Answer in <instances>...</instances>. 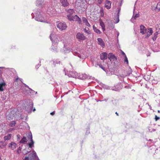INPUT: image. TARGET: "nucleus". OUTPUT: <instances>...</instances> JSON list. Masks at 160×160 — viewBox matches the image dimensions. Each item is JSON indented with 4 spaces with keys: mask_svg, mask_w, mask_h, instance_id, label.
<instances>
[{
    "mask_svg": "<svg viewBox=\"0 0 160 160\" xmlns=\"http://www.w3.org/2000/svg\"><path fill=\"white\" fill-rule=\"evenodd\" d=\"M28 138V139H30L31 142H28V144L29 146V148H32L34 147V142L32 139V133L31 132L28 133L27 134Z\"/></svg>",
    "mask_w": 160,
    "mask_h": 160,
    "instance_id": "obj_7",
    "label": "nucleus"
},
{
    "mask_svg": "<svg viewBox=\"0 0 160 160\" xmlns=\"http://www.w3.org/2000/svg\"><path fill=\"white\" fill-rule=\"evenodd\" d=\"M153 32L152 29L151 28H148V32H146L147 34L146 37L148 38L152 34Z\"/></svg>",
    "mask_w": 160,
    "mask_h": 160,
    "instance_id": "obj_14",
    "label": "nucleus"
},
{
    "mask_svg": "<svg viewBox=\"0 0 160 160\" xmlns=\"http://www.w3.org/2000/svg\"><path fill=\"white\" fill-rule=\"evenodd\" d=\"M61 2L62 5L64 7H67L69 5V3L67 0H61Z\"/></svg>",
    "mask_w": 160,
    "mask_h": 160,
    "instance_id": "obj_18",
    "label": "nucleus"
},
{
    "mask_svg": "<svg viewBox=\"0 0 160 160\" xmlns=\"http://www.w3.org/2000/svg\"><path fill=\"white\" fill-rule=\"evenodd\" d=\"M25 85V86L28 88L29 89V91H28L27 90V92H28L27 93H28L29 92L30 93H34L35 92L34 91H33V90H32V89H31V88H29L28 86L26 85V84H24Z\"/></svg>",
    "mask_w": 160,
    "mask_h": 160,
    "instance_id": "obj_32",
    "label": "nucleus"
},
{
    "mask_svg": "<svg viewBox=\"0 0 160 160\" xmlns=\"http://www.w3.org/2000/svg\"><path fill=\"white\" fill-rule=\"evenodd\" d=\"M86 2H87V3L89 4H91L92 3L91 2V1L92 0H85Z\"/></svg>",
    "mask_w": 160,
    "mask_h": 160,
    "instance_id": "obj_40",
    "label": "nucleus"
},
{
    "mask_svg": "<svg viewBox=\"0 0 160 160\" xmlns=\"http://www.w3.org/2000/svg\"><path fill=\"white\" fill-rule=\"evenodd\" d=\"M33 153H30L29 155V157H26L23 160H35L37 159V160H39L38 157L37 156L36 152L33 150Z\"/></svg>",
    "mask_w": 160,
    "mask_h": 160,
    "instance_id": "obj_4",
    "label": "nucleus"
},
{
    "mask_svg": "<svg viewBox=\"0 0 160 160\" xmlns=\"http://www.w3.org/2000/svg\"><path fill=\"white\" fill-rule=\"evenodd\" d=\"M67 12L68 13V14L72 15L74 12L75 11L73 9H69L66 10Z\"/></svg>",
    "mask_w": 160,
    "mask_h": 160,
    "instance_id": "obj_21",
    "label": "nucleus"
},
{
    "mask_svg": "<svg viewBox=\"0 0 160 160\" xmlns=\"http://www.w3.org/2000/svg\"><path fill=\"white\" fill-rule=\"evenodd\" d=\"M84 32L88 34H91V32L90 31L88 30H87L86 28H84Z\"/></svg>",
    "mask_w": 160,
    "mask_h": 160,
    "instance_id": "obj_35",
    "label": "nucleus"
},
{
    "mask_svg": "<svg viewBox=\"0 0 160 160\" xmlns=\"http://www.w3.org/2000/svg\"><path fill=\"white\" fill-rule=\"evenodd\" d=\"M151 139H150L149 140V141H151Z\"/></svg>",
    "mask_w": 160,
    "mask_h": 160,
    "instance_id": "obj_62",
    "label": "nucleus"
},
{
    "mask_svg": "<svg viewBox=\"0 0 160 160\" xmlns=\"http://www.w3.org/2000/svg\"><path fill=\"white\" fill-rule=\"evenodd\" d=\"M82 20L83 22L85 24V25L89 27H90L91 26L89 23L88 22V20L86 18L83 17L82 18Z\"/></svg>",
    "mask_w": 160,
    "mask_h": 160,
    "instance_id": "obj_19",
    "label": "nucleus"
},
{
    "mask_svg": "<svg viewBox=\"0 0 160 160\" xmlns=\"http://www.w3.org/2000/svg\"><path fill=\"white\" fill-rule=\"evenodd\" d=\"M100 57L101 60H105L107 58V53L106 52L102 53L100 54Z\"/></svg>",
    "mask_w": 160,
    "mask_h": 160,
    "instance_id": "obj_17",
    "label": "nucleus"
},
{
    "mask_svg": "<svg viewBox=\"0 0 160 160\" xmlns=\"http://www.w3.org/2000/svg\"><path fill=\"white\" fill-rule=\"evenodd\" d=\"M119 19H118V21L117 22H116V23H117L118 22H119Z\"/></svg>",
    "mask_w": 160,
    "mask_h": 160,
    "instance_id": "obj_58",
    "label": "nucleus"
},
{
    "mask_svg": "<svg viewBox=\"0 0 160 160\" xmlns=\"http://www.w3.org/2000/svg\"><path fill=\"white\" fill-rule=\"evenodd\" d=\"M69 77H73L74 78H78L79 74L76 72L70 71L68 74Z\"/></svg>",
    "mask_w": 160,
    "mask_h": 160,
    "instance_id": "obj_9",
    "label": "nucleus"
},
{
    "mask_svg": "<svg viewBox=\"0 0 160 160\" xmlns=\"http://www.w3.org/2000/svg\"><path fill=\"white\" fill-rule=\"evenodd\" d=\"M126 76V75L122 74L118 75V77L120 80L121 81H122L123 80L124 78Z\"/></svg>",
    "mask_w": 160,
    "mask_h": 160,
    "instance_id": "obj_22",
    "label": "nucleus"
},
{
    "mask_svg": "<svg viewBox=\"0 0 160 160\" xmlns=\"http://www.w3.org/2000/svg\"><path fill=\"white\" fill-rule=\"evenodd\" d=\"M121 53L124 56V57H125V56H126L125 53L122 51Z\"/></svg>",
    "mask_w": 160,
    "mask_h": 160,
    "instance_id": "obj_46",
    "label": "nucleus"
},
{
    "mask_svg": "<svg viewBox=\"0 0 160 160\" xmlns=\"http://www.w3.org/2000/svg\"><path fill=\"white\" fill-rule=\"evenodd\" d=\"M11 136L12 134H9L7 136H5L3 138L4 140L5 141L7 140H10L11 138Z\"/></svg>",
    "mask_w": 160,
    "mask_h": 160,
    "instance_id": "obj_25",
    "label": "nucleus"
},
{
    "mask_svg": "<svg viewBox=\"0 0 160 160\" xmlns=\"http://www.w3.org/2000/svg\"><path fill=\"white\" fill-rule=\"evenodd\" d=\"M43 1L42 0H37L36 1V5L37 6H40L42 5L43 3Z\"/></svg>",
    "mask_w": 160,
    "mask_h": 160,
    "instance_id": "obj_29",
    "label": "nucleus"
},
{
    "mask_svg": "<svg viewBox=\"0 0 160 160\" xmlns=\"http://www.w3.org/2000/svg\"><path fill=\"white\" fill-rule=\"evenodd\" d=\"M76 38L79 42H82L87 39V37L84 35V34L79 32L77 33L76 35Z\"/></svg>",
    "mask_w": 160,
    "mask_h": 160,
    "instance_id": "obj_5",
    "label": "nucleus"
},
{
    "mask_svg": "<svg viewBox=\"0 0 160 160\" xmlns=\"http://www.w3.org/2000/svg\"><path fill=\"white\" fill-rule=\"evenodd\" d=\"M33 111H35V108L33 110Z\"/></svg>",
    "mask_w": 160,
    "mask_h": 160,
    "instance_id": "obj_56",
    "label": "nucleus"
},
{
    "mask_svg": "<svg viewBox=\"0 0 160 160\" xmlns=\"http://www.w3.org/2000/svg\"><path fill=\"white\" fill-rule=\"evenodd\" d=\"M67 17L68 19L70 21H75L78 22L79 24H82L81 19L77 15L73 16L72 15L68 14Z\"/></svg>",
    "mask_w": 160,
    "mask_h": 160,
    "instance_id": "obj_3",
    "label": "nucleus"
},
{
    "mask_svg": "<svg viewBox=\"0 0 160 160\" xmlns=\"http://www.w3.org/2000/svg\"><path fill=\"white\" fill-rule=\"evenodd\" d=\"M27 142V139L25 137H23V138L21 139V140L20 141V142L21 143H23Z\"/></svg>",
    "mask_w": 160,
    "mask_h": 160,
    "instance_id": "obj_30",
    "label": "nucleus"
},
{
    "mask_svg": "<svg viewBox=\"0 0 160 160\" xmlns=\"http://www.w3.org/2000/svg\"><path fill=\"white\" fill-rule=\"evenodd\" d=\"M102 29L103 31L105 30V26L102 28Z\"/></svg>",
    "mask_w": 160,
    "mask_h": 160,
    "instance_id": "obj_48",
    "label": "nucleus"
},
{
    "mask_svg": "<svg viewBox=\"0 0 160 160\" xmlns=\"http://www.w3.org/2000/svg\"><path fill=\"white\" fill-rule=\"evenodd\" d=\"M93 28L94 31L98 34H101V32L100 30L96 28L94 25L93 26Z\"/></svg>",
    "mask_w": 160,
    "mask_h": 160,
    "instance_id": "obj_26",
    "label": "nucleus"
},
{
    "mask_svg": "<svg viewBox=\"0 0 160 160\" xmlns=\"http://www.w3.org/2000/svg\"><path fill=\"white\" fill-rule=\"evenodd\" d=\"M78 78L81 79H85L88 78V76L86 74H82L81 75L79 76Z\"/></svg>",
    "mask_w": 160,
    "mask_h": 160,
    "instance_id": "obj_20",
    "label": "nucleus"
},
{
    "mask_svg": "<svg viewBox=\"0 0 160 160\" xmlns=\"http://www.w3.org/2000/svg\"><path fill=\"white\" fill-rule=\"evenodd\" d=\"M134 10H133V13H134Z\"/></svg>",
    "mask_w": 160,
    "mask_h": 160,
    "instance_id": "obj_64",
    "label": "nucleus"
},
{
    "mask_svg": "<svg viewBox=\"0 0 160 160\" xmlns=\"http://www.w3.org/2000/svg\"><path fill=\"white\" fill-rule=\"evenodd\" d=\"M97 65L99 66V67L101 68L102 70L104 71H105V68L104 67L102 66L101 64H98Z\"/></svg>",
    "mask_w": 160,
    "mask_h": 160,
    "instance_id": "obj_38",
    "label": "nucleus"
},
{
    "mask_svg": "<svg viewBox=\"0 0 160 160\" xmlns=\"http://www.w3.org/2000/svg\"><path fill=\"white\" fill-rule=\"evenodd\" d=\"M139 15L138 14H136L135 15H133L132 18L131 19V21H132L133 19H136L137 18L139 17Z\"/></svg>",
    "mask_w": 160,
    "mask_h": 160,
    "instance_id": "obj_34",
    "label": "nucleus"
},
{
    "mask_svg": "<svg viewBox=\"0 0 160 160\" xmlns=\"http://www.w3.org/2000/svg\"><path fill=\"white\" fill-rule=\"evenodd\" d=\"M52 49H53V51L57 52V48H56L55 47V48L52 47Z\"/></svg>",
    "mask_w": 160,
    "mask_h": 160,
    "instance_id": "obj_45",
    "label": "nucleus"
},
{
    "mask_svg": "<svg viewBox=\"0 0 160 160\" xmlns=\"http://www.w3.org/2000/svg\"><path fill=\"white\" fill-rule=\"evenodd\" d=\"M29 152V151H27L26 149H24L22 151V153L24 154H26Z\"/></svg>",
    "mask_w": 160,
    "mask_h": 160,
    "instance_id": "obj_36",
    "label": "nucleus"
},
{
    "mask_svg": "<svg viewBox=\"0 0 160 160\" xmlns=\"http://www.w3.org/2000/svg\"><path fill=\"white\" fill-rule=\"evenodd\" d=\"M4 68V67H0V68ZM1 71L0 70V74L1 73Z\"/></svg>",
    "mask_w": 160,
    "mask_h": 160,
    "instance_id": "obj_50",
    "label": "nucleus"
},
{
    "mask_svg": "<svg viewBox=\"0 0 160 160\" xmlns=\"http://www.w3.org/2000/svg\"><path fill=\"white\" fill-rule=\"evenodd\" d=\"M41 66V64H38V65H37L36 66V68L37 69H38L39 67H40V66Z\"/></svg>",
    "mask_w": 160,
    "mask_h": 160,
    "instance_id": "obj_43",
    "label": "nucleus"
},
{
    "mask_svg": "<svg viewBox=\"0 0 160 160\" xmlns=\"http://www.w3.org/2000/svg\"><path fill=\"white\" fill-rule=\"evenodd\" d=\"M17 137H18V138H20V135H17Z\"/></svg>",
    "mask_w": 160,
    "mask_h": 160,
    "instance_id": "obj_51",
    "label": "nucleus"
},
{
    "mask_svg": "<svg viewBox=\"0 0 160 160\" xmlns=\"http://www.w3.org/2000/svg\"><path fill=\"white\" fill-rule=\"evenodd\" d=\"M19 79V78H17L15 80V81H17Z\"/></svg>",
    "mask_w": 160,
    "mask_h": 160,
    "instance_id": "obj_54",
    "label": "nucleus"
},
{
    "mask_svg": "<svg viewBox=\"0 0 160 160\" xmlns=\"http://www.w3.org/2000/svg\"><path fill=\"white\" fill-rule=\"evenodd\" d=\"M6 84L4 82L0 83V91H2L4 90L3 87L5 86Z\"/></svg>",
    "mask_w": 160,
    "mask_h": 160,
    "instance_id": "obj_24",
    "label": "nucleus"
},
{
    "mask_svg": "<svg viewBox=\"0 0 160 160\" xmlns=\"http://www.w3.org/2000/svg\"><path fill=\"white\" fill-rule=\"evenodd\" d=\"M154 10L156 12H158L160 10V2L157 4Z\"/></svg>",
    "mask_w": 160,
    "mask_h": 160,
    "instance_id": "obj_28",
    "label": "nucleus"
},
{
    "mask_svg": "<svg viewBox=\"0 0 160 160\" xmlns=\"http://www.w3.org/2000/svg\"><path fill=\"white\" fill-rule=\"evenodd\" d=\"M55 111H53V112H51V113H50V114H51V115H54L55 114Z\"/></svg>",
    "mask_w": 160,
    "mask_h": 160,
    "instance_id": "obj_47",
    "label": "nucleus"
},
{
    "mask_svg": "<svg viewBox=\"0 0 160 160\" xmlns=\"http://www.w3.org/2000/svg\"><path fill=\"white\" fill-rule=\"evenodd\" d=\"M108 58L110 60H111V59H114V58H116L114 55L111 53H109L108 54Z\"/></svg>",
    "mask_w": 160,
    "mask_h": 160,
    "instance_id": "obj_27",
    "label": "nucleus"
},
{
    "mask_svg": "<svg viewBox=\"0 0 160 160\" xmlns=\"http://www.w3.org/2000/svg\"><path fill=\"white\" fill-rule=\"evenodd\" d=\"M14 128H11L9 129L8 130V131L9 132H11L12 131V130H14Z\"/></svg>",
    "mask_w": 160,
    "mask_h": 160,
    "instance_id": "obj_42",
    "label": "nucleus"
},
{
    "mask_svg": "<svg viewBox=\"0 0 160 160\" xmlns=\"http://www.w3.org/2000/svg\"><path fill=\"white\" fill-rule=\"evenodd\" d=\"M78 57H79L80 58H82V59H83V58H82V57H81V55H78Z\"/></svg>",
    "mask_w": 160,
    "mask_h": 160,
    "instance_id": "obj_49",
    "label": "nucleus"
},
{
    "mask_svg": "<svg viewBox=\"0 0 160 160\" xmlns=\"http://www.w3.org/2000/svg\"><path fill=\"white\" fill-rule=\"evenodd\" d=\"M104 0H97V2L98 4H101L103 2Z\"/></svg>",
    "mask_w": 160,
    "mask_h": 160,
    "instance_id": "obj_39",
    "label": "nucleus"
},
{
    "mask_svg": "<svg viewBox=\"0 0 160 160\" xmlns=\"http://www.w3.org/2000/svg\"><path fill=\"white\" fill-rule=\"evenodd\" d=\"M140 32L143 34H144L146 32V28L143 25H141L140 26Z\"/></svg>",
    "mask_w": 160,
    "mask_h": 160,
    "instance_id": "obj_13",
    "label": "nucleus"
},
{
    "mask_svg": "<svg viewBox=\"0 0 160 160\" xmlns=\"http://www.w3.org/2000/svg\"><path fill=\"white\" fill-rule=\"evenodd\" d=\"M16 123L15 121H12L11 122L9 123V126L12 127H13L15 126Z\"/></svg>",
    "mask_w": 160,
    "mask_h": 160,
    "instance_id": "obj_31",
    "label": "nucleus"
},
{
    "mask_svg": "<svg viewBox=\"0 0 160 160\" xmlns=\"http://www.w3.org/2000/svg\"><path fill=\"white\" fill-rule=\"evenodd\" d=\"M158 112H160V111H159V110H158Z\"/></svg>",
    "mask_w": 160,
    "mask_h": 160,
    "instance_id": "obj_63",
    "label": "nucleus"
},
{
    "mask_svg": "<svg viewBox=\"0 0 160 160\" xmlns=\"http://www.w3.org/2000/svg\"><path fill=\"white\" fill-rule=\"evenodd\" d=\"M160 119V118L159 117H158L157 115L155 116V119L156 121H157L158 120H159Z\"/></svg>",
    "mask_w": 160,
    "mask_h": 160,
    "instance_id": "obj_41",
    "label": "nucleus"
},
{
    "mask_svg": "<svg viewBox=\"0 0 160 160\" xmlns=\"http://www.w3.org/2000/svg\"><path fill=\"white\" fill-rule=\"evenodd\" d=\"M125 58L124 60V62H126V64H128V58L126 56H125V57H124Z\"/></svg>",
    "mask_w": 160,
    "mask_h": 160,
    "instance_id": "obj_37",
    "label": "nucleus"
},
{
    "mask_svg": "<svg viewBox=\"0 0 160 160\" xmlns=\"http://www.w3.org/2000/svg\"><path fill=\"white\" fill-rule=\"evenodd\" d=\"M27 101L28 102V101L29 103L27 104L26 109L28 112H31L33 107V103L31 100H27Z\"/></svg>",
    "mask_w": 160,
    "mask_h": 160,
    "instance_id": "obj_8",
    "label": "nucleus"
},
{
    "mask_svg": "<svg viewBox=\"0 0 160 160\" xmlns=\"http://www.w3.org/2000/svg\"><path fill=\"white\" fill-rule=\"evenodd\" d=\"M17 144L14 142H12L9 144L8 147L14 150L17 147Z\"/></svg>",
    "mask_w": 160,
    "mask_h": 160,
    "instance_id": "obj_15",
    "label": "nucleus"
},
{
    "mask_svg": "<svg viewBox=\"0 0 160 160\" xmlns=\"http://www.w3.org/2000/svg\"><path fill=\"white\" fill-rule=\"evenodd\" d=\"M63 36V34H56L54 32H52L50 35V38L52 42V45L55 46L56 47L58 44V42L62 40L61 38Z\"/></svg>",
    "mask_w": 160,
    "mask_h": 160,
    "instance_id": "obj_1",
    "label": "nucleus"
},
{
    "mask_svg": "<svg viewBox=\"0 0 160 160\" xmlns=\"http://www.w3.org/2000/svg\"><path fill=\"white\" fill-rule=\"evenodd\" d=\"M115 113L116 114V115H117V116H118V113L117 112H116Z\"/></svg>",
    "mask_w": 160,
    "mask_h": 160,
    "instance_id": "obj_55",
    "label": "nucleus"
},
{
    "mask_svg": "<svg viewBox=\"0 0 160 160\" xmlns=\"http://www.w3.org/2000/svg\"><path fill=\"white\" fill-rule=\"evenodd\" d=\"M63 43H64V47H65L67 46V45H66L65 43H64V42H63Z\"/></svg>",
    "mask_w": 160,
    "mask_h": 160,
    "instance_id": "obj_53",
    "label": "nucleus"
},
{
    "mask_svg": "<svg viewBox=\"0 0 160 160\" xmlns=\"http://www.w3.org/2000/svg\"><path fill=\"white\" fill-rule=\"evenodd\" d=\"M47 12L50 15L55 16L56 14L55 10L52 8L48 7L47 9Z\"/></svg>",
    "mask_w": 160,
    "mask_h": 160,
    "instance_id": "obj_10",
    "label": "nucleus"
},
{
    "mask_svg": "<svg viewBox=\"0 0 160 160\" xmlns=\"http://www.w3.org/2000/svg\"><path fill=\"white\" fill-rule=\"evenodd\" d=\"M111 3L112 2L111 1L108 0H106L105 7L108 9H110L111 8Z\"/></svg>",
    "mask_w": 160,
    "mask_h": 160,
    "instance_id": "obj_12",
    "label": "nucleus"
},
{
    "mask_svg": "<svg viewBox=\"0 0 160 160\" xmlns=\"http://www.w3.org/2000/svg\"><path fill=\"white\" fill-rule=\"evenodd\" d=\"M22 79H21V78H20V81H21V82H22Z\"/></svg>",
    "mask_w": 160,
    "mask_h": 160,
    "instance_id": "obj_59",
    "label": "nucleus"
},
{
    "mask_svg": "<svg viewBox=\"0 0 160 160\" xmlns=\"http://www.w3.org/2000/svg\"><path fill=\"white\" fill-rule=\"evenodd\" d=\"M122 88V86L121 83H119L117 85L114 86L112 88V90L115 91H119L121 90Z\"/></svg>",
    "mask_w": 160,
    "mask_h": 160,
    "instance_id": "obj_11",
    "label": "nucleus"
},
{
    "mask_svg": "<svg viewBox=\"0 0 160 160\" xmlns=\"http://www.w3.org/2000/svg\"><path fill=\"white\" fill-rule=\"evenodd\" d=\"M119 11H118V14H119Z\"/></svg>",
    "mask_w": 160,
    "mask_h": 160,
    "instance_id": "obj_61",
    "label": "nucleus"
},
{
    "mask_svg": "<svg viewBox=\"0 0 160 160\" xmlns=\"http://www.w3.org/2000/svg\"><path fill=\"white\" fill-rule=\"evenodd\" d=\"M6 146V144L4 142L2 141L0 142V147L1 148H4Z\"/></svg>",
    "mask_w": 160,
    "mask_h": 160,
    "instance_id": "obj_33",
    "label": "nucleus"
},
{
    "mask_svg": "<svg viewBox=\"0 0 160 160\" xmlns=\"http://www.w3.org/2000/svg\"><path fill=\"white\" fill-rule=\"evenodd\" d=\"M57 27L61 31L66 29L67 28V25L65 22H57Z\"/></svg>",
    "mask_w": 160,
    "mask_h": 160,
    "instance_id": "obj_6",
    "label": "nucleus"
},
{
    "mask_svg": "<svg viewBox=\"0 0 160 160\" xmlns=\"http://www.w3.org/2000/svg\"><path fill=\"white\" fill-rule=\"evenodd\" d=\"M36 15L35 19L38 21L48 23V18L45 14L40 10H38L35 13Z\"/></svg>",
    "mask_w": 160,
    "mask_h": 160,
    "instance_id": "obj_2",
    "label": "nucleus"
},
{
    "mask_svg": "<svg viewBox=\"0 0 160 160\" xmlns=\"http://www.w3.org/2000/svg\"><path fill=\"white\" fill-rule=\"evenodd\" d=\"M158 32L160 33V28L159 29V30L158 31H157L154 34V36L152 38V39L153 41L156 40L157 38V35H158Z\"/></svg>",
    "mask_w": 160,
    "mask_h": 160,
    "instance_id": "obj_23",
    "label": "nucleus"
},
{
    "mask_svg": "<svg viewBox=\"0 0 160 160\" xmlns=\"http://www.w3.org/2000/svg\"><path fill=\"white\" fill-rule=\"evenodd\" d=\"M98 44L102 47H103L105 46V43L102 39L100 38H98L97 39Z\"/></svg>",
    "mask_w": 160,
    "mask_h": 160,
    "instance_id": "obj_16",
    "label": "nucleus"
},
{
    "mask_svg": "<svg viewBox=\"0 0 160 160\" xmlns=\"http://www.w3.org/2000/svg\"><path fill=\"white\" fill-rule=\"evenodd\" d=\"M100 11H101V12H102H102H103V10H102V9H101V10H100Z\"/></svg>",
    "mask_w": 160,
    "mask_h": 160,
    "instance_id": "obj_57",
    "label": "nucleus"
},
{
    "mask_svg": "<svg viewBox=\"0 0 160 160\" xmlns=\"http://www.w3.org/2000/svg\"><path fill=\"white\" fill-rule=\"evenodd\" d=\"M104 100L105 101H107V100L106 99Z\"/></svg>",
    "mask_w": 160,
    "mask_h": 160,
    "instance_id": "obj_60",
    "label": "nucleus"
},
{
    "mask_svg": "<svg viewBox=\"0 0 160 160\" xmlns=\"http://www.w3.org/2000/svg\"><path fill=\"white\" fill-rule=\"evenodd\" d=\"M100 25L102 28L105 26L103 22L100 23Z\"/></svg>",
    "mask_w": 160,
    "mask_h": 160,
    "instance_id": "obj_44",
    "label": "nucleus"
},
{
    "mask_svg": "<svg viewBox=\"0 0 160 160\" xmlns=\"http://www.w3.org/2000/svg\"><path fill=\"white\" fill-rule=\"evenodd\" d=\"M117 37H118L119 35V32H117Z\"/></svg>",
    "mask_w": 160,
    "mask_h": 160,
    "instance_id": "obj_52",
    "label": "nucleus"
}]
</instances>
